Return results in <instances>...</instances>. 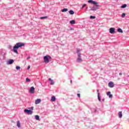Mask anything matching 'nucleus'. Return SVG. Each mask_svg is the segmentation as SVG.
I'll use <instances>...</instances> for the list:
<instances>
[{
    "label": "nucleus",
    "mask_w": 129,
    "mask_h": 129,
    "mask_svg": "<svg viewBox=\"0 0 129 129\" xmlns=\"http://www.w3.org/2000/svg\"><path fill=\"white\" fill-rule=\"evenodd\" d=\"M88 3H89V4H93V5H94L91 8V11L95 12L98 11V10H100L101 6L99 5V3H98V2H97L96 1H93V0H89Z\"/></svg>",
    "instance_id": "1"
},
{
    "label": "nucleus",
    "mask_w": 129,
    "mask_h": 129,
    "mask_svg": "<svg viewBox=\"0 0 129 129\" xmlns=\"http://www.w3.org/2000/svg\"><path fill=\"white\" fill-rule=\"evenodd\" d=\"M25 46V43L22 42H18L13 47V51L14 53L18 54V49L21 48V47H24Z\"/></svg>",
    "instance_id": "2"
},
{
    "label": "nucleus",
    "mask_w": 129,
    "mask_h": 129,
    "mask_svg": "<svg viewBox=\"0 0 129 129\" xmlns=\"http://www.w3.org/2000/svg\"><path fill=\"white\" fill-rule=\"evenodd\" d=\"M34 110V107L32 106L30 108H28V109H24V113H27V114H32L33 113V111Z\"/></svg>",
    "instance_id": "3"
},
{
    "label": "nucleus",
    "mask_w": 129,
    "mask_h": 129,
    "mask_svg": "<svg viewBox=\"0 0 129 129\" xmlns=\"http://www.w3.org/2000/svg\"><path fill=\"white\" fill-rule=\"evenodd\" d=\"M51 59H52V57L50 55H45L43 57V60L44 63H49L50 62V61H51Z\"/></svg>",
    "instance_id": "4"
},
{
    "label": "nucleus",
    "mask_w": 129,
    "mask_h": 129,
    "mask_svg": "<svg viewBox=\"0 0 129 129\" xmlns=\"http://www.w3.org/2000/svg\"><path fill=\"white\" fill-rule=\"evenodd\" d=\"M109 33L110 34H114L115 33V28H110L109 29Z\"/></svg>",
    "instance_id": "5"
},
{
    "label": "nucleus",
    "mask_w": 129,
    "mask_h": 129,
    "mask_svg": "<svg viewBox=\"0 0 129 129\" xmlns=\"http://www.w3.org/2000/svg\"><path fill=\"white\" fill-rule=\"evenodd\" d=\"M108 86L109 87H110V88H113V87L114 86V84H113V82H110L108 83Z\"/></svg>",
    "instance_id": "6"
},
{
    "label": "nucleus",
    "mask_w": 129,
    "mask_h": 129,
    "mask_svg": "<svg viewBox=\"0 0 129 129\" xmlns=\"http://www.w3.org/2000/svg\"><path fill=\"white\" fill-rule=\"evenodd\" d=\"M30 93L33 94L35 92V88L34 87H31L29 90Z\"/></svg>",
    "instance_id": "7"
},
{
    "label": "nucleus",
    "mask_w": 129,
    "mask_h": 129,
    "mask_svg": "<svg viewBox=\"0 0 129 129\" xmlns=\"http://www.w3.org/2000/svg\"><path fill=\"white\" fill-rule=\"evenodd\" d=\"M15 60L14 59H10L7 61V64L8 65H11V64H13Z\"/></svg>",
    "instance_id": "8"
},
{
    "label": "nucleus",
    "mask_w": 129,
    "mask_h": 129,
    "mask_svg": "<svg viewBox=\"0 0 129 129\" xmlns=\"http://www.w3.org/2000/svg\"><path fill=\"white\" fill-rule=\"evenodd\" d=\"M97 92H98V99L99 101H101V99L100 98V93H98V92H99V90H97Z\"/></svg>",
    "instance_id": "9"
},
{
    "label": "nucleus",
    "mask_w": 129,
    "mask_h": 129,
    "mask_svg": "<svg viewBox=\"0 0 129 129\" xmlns=\"http://www.w3.org/2000/svg\"><path fill=\"white\" fill-rule=\"evenodd\" d=\"M111 92L109 91L107 93V95L109 96V98H112V94H111Z\"/></svg>",
    "instance_id": "10"
},
{
    "label": "nucleus",
    "mask_w": 129,
    "mask_h": 129,
    "mask_svg": "<svg viewBox=\"0 0 129 129\" xmlns=\"http://www.w3.org/2000/svg\"><path fill=\"white\" fill-rule=\"evenodd\" d=\"M76 61L77 63H80V62H82L83 60L82 58H81V57H78Z\"/></svg>",
    "instance_id": "11"
},
{
    "label": "nucleus",
    "mask_w": 129,
    "mask_h": 129,
    "mask_svg": "<svg viewBox=\"0 0 129 129\" xmlns=\"http://www.w3.org/2000/svg\"><path fill=\"white\" fill-rule=\"evenodd\" d=\"M119 118H121L122 117V112L120 111L118 113Z\"/></svg>",
    "instance_id": "12"
},
{
    "label": "nucleus",
    "mask_w": 129,
    "mask_h": 129,
    "mask_svg": "<svg viewBox=\"0 0 129 129\" xmlns=\"http://www.w3.org/2000/svg\"><path fill=\"white\" fill-rule=\"evenodd\" d=\"M48 81H50V85H53L54 83V81H53V80H52V79L49 78Z\"/></svg>",
    "instance_id": "13"
},
{
    "label": "nucleus",
    "mask_w": 129,
    "mask_h": 129,
    "mask_svg": "<svg viewBox=\"0 0 129 129\" xmlns=\"http://www.w3.org/2000/svg\"><path fill=\"white\" fill-rule=\"evenodd\" d=\"M41 102V99H37L35 102V104H39Z\"/></svg>",
    "instance_id": "14"
},
{
    "label": "nucleus",
    "mask_w": 129,
    "mask_h": 129,
    "mask_svg": "<svg viewBox=\"0 0 129 129\" xmlns=\"http://www.w3.org/2000/svg\"><path fill=\"white\" fill-rule=\"evenodd\" d=\"M51 101H55L56 100V97L54 96H52L50 99Z\"/></svg>",
    "instance_id": "15"
},
{
    "label": "nucleus",
    "mask_w": 129,
    "mask_h": 129,
    "mask_svg": "<svg viewBox=\"0 0 129 129\" xmlns=\"http://www.w3.org/2000/svg\"><path fill=\"white\" fill-rule=\"evenodd\" d=\"M62 13H65V12H68V9L64 8L63 9L61 10Z\"/></svg>",
    "instance_id": "16"
},
{
    "label": "nucleus",
    "mask_w": 129,
    "mask_h": 129,
    "mask_svg": "<svg viewBox=\"0 0 129 129\" xmlns=\"http://www.w3.org/2000/svg\"><path fill=\"white\" fill-rule=\"evenodd\" d=\"M70 24L71 25H74V24H76L75 20H71L70 21Z\"/></svg>",
    "instance_id": "17"
},
{
    "label": "nucleus",
    "mask_w": 129,
    "mask_h": 129,
    "mask_svg": "<svg viewBox=\"0 0 129 129\" xmlns=\"http://www.w3.org/2000/svg\"><path fill=\"white\" fill-rule=\"evenodd\" d=\"M117 32H118L119 33H123V31H122V29H121V28H118Z\"/></svg>",
    "instance_id": "18"
},
{
    "label": "nucleus",
    "mask_w": 129,
    "mask_h": 129,
    "mask_svg": "<svg viewBox=\"0 0 129 129\" xmlns=\"http://www.w3.org/2000/svg\"><path fill=\"white\" fill-rule=\"evenodd\" d=\"M35 119L36 120H39V119H40V116L38 115H35Z\"/></svg>",
    "instance_id": "19"
},
{
    "label": "nucleus",
    "mask_w": 129,
    "mask_h": 129,
    "mask_svg": "<svg viewBox=\"0 0 129 129\" xmlns=\"http://www.w3.org/2000/svg\"><path fill=\"white\" fill-rule=\"evenodd\" d=\"M121 9H125L126 8V4H123L121 6Z\"/></svg>",
    "instance_id": "20"
},
{
    "label": "nucleus",
    "mask_w": 129,
    "mask_h": 129,
    "mask_svg": "<svg viewBox=\"0 0 129 129\" xmlns=\"http://www.w3.org/2000/svg\"><path fill=\"white\" fill-rule=\"evenodd\" d=\"M69 14L70 15H74V11H73V10H70L69 11Z\"/></svg>",
    "instance_id": "21"
},
{
    "label": "nucleus",
    "mask_w": 129,
    "mask_h": 129,
    "mask_svg": "<svg viewBox=\"0 0 129 129\" xmlns=\"http://www.w3.org/2000/svg\"><path fill=\"white\" fill-rule=\"evenodd\" d=\"M40 20H44V19H48V17L44 16V17H41L40 18Z\"/></svg>",
    "instance_id": "22"
},
{
    "label": "nucleus",
    "mask_w": 129,
    "mask_h": 129,
    "mask_svg": "<svg viewBox=\"0 0 129 129\" xmlns=\"http://www.w3.org/2000/svg\"><path fill=\"white\" fill-rule=\"evenodd\" d=\"M17 126L18 127H20L21 126V123H20V121L19 120L17 121Z\"/></svg>",
    "instance_id": "23"
},
{
    "label": "nucleus",
    "mask_w": 129,
    "mask_h": 129,
    "mask_svg": "<svg viewBox=\"0 0 129 129\" xmlns=\"http://www.w3.org/2000/svg\"><path fill=\"white\" fill-rule=\"evenodd\" d=\"M26 82H31V79H29L28 78H27L26 79Z\"/></svg>",
    "instance_id": "24"
},
{
    "label": "nucleus",
    "mask_w": 129,
    "mask_h": 129,
    "mask_svg": "<svg viewBox=\"0 0 129 129\" xmlns=\"http://www.w3.org/2000/svg\"><path fill=\"white\" fill-rule=\"evenodd\" d=\"M17 70H20L21 69V67L20 66H16V67Z\"/></svg>",
    "instance_id": "25"
},
{
    "label": "nucleus",
    "mask_w": 129,
    "mask_h": 129,
    "mask_svg": "<svg viewBox=\"0 0 129 129\" xmlns=\"http://www.w3.org/2000/svg\"><path fill=\"white\" fill-rule=\"evenodd\" d=\"M92 112H93V113H94V112H96V109H92Z\"/></svg>",
    "instance_id": "26"
},
{
    "label": "nucleus",
    "mask_w": 129,
    "mask_h": 129,
    "mask_svg": "<svg viewBox=\"0 0 129 129\" xmlns=\"http://www.w3.org/2000/svg\"><path fill=\"white\" fill-rule=\"evenodd\" d=\"M125 17V13H122L121 15V18H124Z\"/></svg>",
    "instance_id": "27"
},
{
    "label": "nucleus",
    "mask_w": 129,
    "mask_h": 129,
    "mask_svg": "<svg viewBox=\"0 0 129 129\" xmlns=\"http://www.w3.org/2000/svg\"><path fill=\"white\" fill-rule=\"evenodd\" d=\"M95 16H91L90 17V19H95Z\"/></svg>",
    "instance_id": "28"
},
{
    "label": "nucleus",
    "mask_w": 129,
    "mask_h": 129,
    "mask_svg": "<svg viewBox=\"0 0 129 129\" xmlns=\"http://www.w3.org/2000/svg\"><path fill=\"white\" fill-rule=\"evenodd\" d=\"M78 58H81V53H78Z\"/></svg>",
    "instance_id": "29"
},
{
    "label": "nucleus",
    "mask_w": 129,
    "mask_h": 129,
    "mask_svg": "<svg viewBox=\"0 0 129 129\" xmlns=\"http://www.w3.org/2000/svg\"><path fill=\"white\" fill-rule=\"evenodd\" d=\"M77 52L78 53V54L80 53V50H79V49H77Z\"/></svg>",
    "instance_id": "30"
},
{
    "label": "nucleus",
    "mask_w": 129,
    "mask_h": 129,
    "mask_svg": "<svg viewBox=\"0 0 129 129\" xmlns=\"http://www.w3.org/2000/svg\"><path fill=\"white\" fill-rule=\"evenodd\" d=\"M86 6V4H84L82 7V9H83V8H85V6Z\"/></svg>",
    "instance_id": "31"
},
{
    "label": "nucleus",
    "mask_w": 129,
    "mask_h": 129,
    "mask_svg": "<svg viewBox=\"0 0 129 129\" xmlns=\"http://www.w3.org/2000/svg\"><path fill=\"white\" fill-rule=\"evenodd\" d=\"M77 95H78V97H79V98H80V94L78 93V94H77Z\"/></svg>",
    "instance_id": "32"
},
{
    "label": "nucleus",
    "mask_w": 129,
    "mask_h": 129,
    "mask_svg": "<svg viewBox=\"0 0 129 129\" xmlns=\"http://www.w3.org/2000/svg\"><path fill=\"white\" fill-rule=\"evenodd\" d=\"M30 58H31V57L30 56H29L27 58V60H29V59H30Z\"/></svg>",
    "instance_id": "33"
},
{
    "label": "nucleus",
    "mask_w": 129,
    "mask_h": 129,
    "mask_svg": "<svg viewBox=\"0 0 129 129\" xmlns=\"http://www.w3.org/2000/svg\"><path fill=\"white\" fill-rule=\"evenodd\" d=\"M30 68H31V67L29 66L28 67L27 70H29V69H30Z\"/></svg>",
    "instance_id": "34"
},
{
    "label": "nucleus",
    "mask_w": 129,
    "mask_h": 129,
    "mask_svg": "<svg viewBox=\"0 0 129 129\" xmlns=\"http://www.w3.org/2000/svg\"><path fill=\"white\" fill-rule=\"evenodd\" d=\"M3 56L4 57H6V53H4V54L3 55Z\"/></svg>",
    "instance_id": "35"
},
{
    "label": "nucleus",
    "mask_w": 129,
    "mask_h": 129,
    "mask_svg": "<svg viewBox=\"0 0 129 129\" xmlns=\"http://www.w3.org/2000/svg\"><path fill=\"white\" fill-rule=\"evenodd\" d=\"M119 75L120 76H121V75H122V73H120L119 74Z\"/></svg>",
    "instance_id": "36"
},
{
    "label": "nucleus",
    "mask_w": 129,
    "mask_h": 129,
    "mask_svg": "<svg viewBox=\"0 0 129 129\" xmlns=\"http://www.w3.org/2000/svg\"><path fill=\"white\" fill-rule=\"evenodd\" d=\"M9 48H10V49H11V48H12V46L10 45Z\"/></svg>",
    "instance_id": "37"
},
{
    "label": "nucleus",
    "mask_w": 129,
    "mask_h": 129,
    "mask_svg": "<svg viewBox=\"0 0 129 129\" xmlns=\"http://www.w3.org/2000/svg\"><path fill=\"white\" fill-rule=\"evenodd\" d=\"M70 82H71V84H72V80H71Z\"/></svg>",
    "instance_id": "38"
},
{
    "label": "nucleus",
    "mask_w": 129,
    "mask_h": 129,
    "mask_svg": "<svg viewBox=\"0 0 129 129\" xmlns=\"http://www.w3.org/2000/svg\"><path fill=\"white\" fill-rule=\"evenodd\" d=\"M102 101H104V99H103L102 100Z\"/></svg>",
    "instance_id": "39"
}]
</instances>
